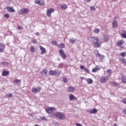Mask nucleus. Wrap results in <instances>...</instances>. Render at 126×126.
Returning <instances> with one entry per match:
<instances>
[{
  "instance_id": "nucleus-1",
  "label": "nucleus",
  "mask_w": 126,
  "mask_h": 126,
  "mask_svg": "<svg viewBox=\"0 0 126 126\" xmlns=\"http://www.w3.org/2000/svg\"><path fill=\"white\" fill-rule=\"evenodd\" d=\"M54 116L60 120H64L65 119V115L61 112H56L54 113Z\"/></svg>"
},
{
  "instance_id": "nucleus-2",
  "label": "nucleus",
  "mask_w": 126,
  "mask_h": 126,
  "mask_svg": "<svg viewBox=\"0 0 126 126\" xmlns=\"http://www.w3.org/2000/svg\"><path fill=\"white\" fill-rule=\"evenodd\" d=\"M18 13L20 15H22V14H27V13H29V9L27 8H23L19 11Z\"/></svg>"
},
{
  "instance_id": "nucleus-3",
  "label": "nucleus",
  "mask_w": 126,
  "mask_h": 126,
  "mask_svg": "<svg viewBox=\"0 0 126 126\" xmlns=\"http://www.w3.org/2000/svg\"><path fill=\"white\" fill-rule=\"evenodd\" d=\"M55 11V9L50 8L47 9L46 11V15L48 17H51L52 16V13Z\"/></svg>"
},
{
  "instance_id": "nucleus-4",
  "label": "nucleus",
  "mask_w": 126,
  "mask_h": 126,
  "mask_svg": "<svg viewBox=\"0 0 126 126\" xmlns=\"http://www.w3.org/2000/svg\"><path fill=\"white\" fill-rule=\"evenodd\" d=\"M95 54L96 55V57H98L99 58L100 60H103L104 58H105V56L104 55H101L99 53V51L97 50H95Z\"/></svg>"
},
{
  "instance_id": "nucleus-5",
  "label": "nucleus",
  "mask_w": 126,
  "mask_h": 126,
  "mask_svg": "<svg viewBox=\"0 0 126 126\" xmlns=\"http://www.w3.org/2000/svg\"><path fill=\"white\" fill-rule=\"evenodd\" d=\"M59 54L63 59H66V55L62 49L59 50Z\"/></svg>"
},
{
  "instance_id": "nucleus-6",
  "label": "nucleus",
  "mask_w": 126,
  "mask_h": 126,
  "mask_svg": "<svg viewBox=\"0 0 126 126\" xmlns=\"http://www.w3.org/2000/svg\"><path fill=\"white\" fill-rule=\"evenodd\" d=\"M54 110H56L54 107H49L46 109V112L47 114H50L53 113V111H54Z\"/></svg>"
},
{
  "instance_id": "nucleus-7",
  "label": "nucleus",
  "mask_w": 126,
  "mask_h": 126,
  "mask_svg": "<svg viewBox=\"0 0 126 126\" xmlns=\"http://www.w3.org/2000/svg\"><path fill=\"white\" fill-rule=\"evenodd\" d=\"M108 79H109V76L103 77L100 78V81L101 83H105L106 81H108Z\"/></svg>"
},
{
  "instance_id": "nucleus-8",
  "label": "nucleus",
  "mask_w": 126,
  "mask_h": 126,
  "mask_svg": "<svg viewBox=\"0 0 126 126\" xmlns=\"http://www.w3.org/2000/svg\"><path fill=\"white\" fill-rule=\"evenodd\" d=\"M34 3L36 4H39V5H44V0H35Z\"/></svg>"
},
{
  "instance_id": "nucleus-9",
  "label": "nucleus",
  "mask_w": 126,
  "mask_h": 126,
  "mask_svg": "<svg viewBox=\"0 0 126 126\" xmlns=\"http://www.w3.org/2000/svg\"><path fill=\"white\" fill-rule=\"evenodd\" d=\"M5 48V45L4 44L0 43V53H2V52H4Z\"/></svg>"
},
{
  "instance_id": "nucleus-10",
  "label": "nucleus",
  "mask_w": 126,
  "mask_h": 126,
  "mask_svg": "<svg viewBox=\"0 0 126 126\" xmlns=\"http://www.w3.org/2000/svg\"><path fill=\"white\" fill-rule=\"evenodd\" d=\"M87 112L90 113V114H96L97 112H98V110L96 108H94L93 109L87 110Z\"/></svg>"
},
{
  "instance_id": "nucleus-11",
  "label": "nucleus",
  "mask_w": 126,
  "mask_h": 126,
  "mask_svg": "<svg viewBox=\"0 0 126 126\" xmlns=\"http://www.w3.org/2000/svg\"><path fill=\"white\" fill-rule=\"evenodd\" d=\"M40 91H41V89L40 88H32V93H36L37 92H40Z\"/></svg>"
},
{
  "instance_id": "nucleus-12",
  "label": "nucleus",
  "mask_w": 126,
  "mask_h": 126,
  "mask_svg": "<svg viewBox=\"0 0 126 126\" xmlns=\"http://www.w3.org/2000/svg\"><path fill=\"white\" fill-rule=\"evenodd\" d=\"M39 49L41 51V54L44 55V54H45V53L46 52V49L44 47H43L42 46H39Z\"/></svg>"
},
{
  "instance_id": "nucleus-13",
  "label": "nucleus",
  "mask_w": 126,
  "mask_h": 126,
  "mask_svg": "<svg viewBox=\"0 0 126 126\" xmlns=\"http://www.w3.org/2000/svg\"><path fill=\"white\" fill-rule=\"evenodd\" d=\"M6 9L9 12H15V10L11 7H7Z\"/></svg>"
},
{
  "instance_id": "nucleus-14",
  "label": "nucleus",
  "mask_w": 126,
  "mask_h": 126,
  "mask_svg": "<svg viewBox=\"0 0 126 126\" xmlns=\"http://www.w3.org/2000/svg\"><path fill=\"white\" fill-rule=\"evenodd\" d=\"M9 75V71H3L2 73V76H7Z\"/></svg>"
},
{
  "instance_id": "nucleus-15",
  "label": "nucleus",
  "mask_w": 126,
  "mask_h": 126,
  "mask_svg": "<svg viewBox=\"0 0 126 126\" xmlns=\"http://www.w3.org/2000/svg\"><path fill=\"white\" fill-rule=\"evenodd\" d=\"M48 73V70L47 69H44L41 72V74L42 76H46Z\"/></svg>"
},
{
  "instance_id": "nucleus-16",
  "label": "nucleus",
  "mask_w": 126,
  "mask_h": 126,
  "mask_svg": "<svg viewBox=\"0 0 126 126\" xmlns=\"http://www.w3.org/2000/svg\"><path fill=\"white\" fill-rule=\"evenodd\" d=\"M49 75H52V76H56V71H54L53 70H51L49 72Z\"/></svg>"
},
{
  "instance_id": "nucleus-17",
  "label": "nucleus",
  "mask_w": 126,
  "mask_h": 126,
  "mask_svg": "<svg viewBox=\"0 0 126 126\" xmlns=\"http://www.w3.org/2000/svg\"><path fill=\"white\" fill-rule=\"evenodd\" d=\"M103 41L105 42H109V36L108 35H104L103 36Z\"/></svg>"
},
{
  "instance_id": "nucleus-18",
  "label": "nucleus",
  "mask_w": 126,
  "mask_h": 126,
  "mask_svg": "<svg viewBox=\"0 0 126 126\" xmlns=\"http://www.w3.org/2000/svg\"><path fill=\"white\" fill-rule=\"evenodd\" d=\"M94 46L95 48H99L100 47V43L98 41H94Z\"/></svg>"
},
{
  "instance_id": "nucleus-19",
  "label": "nucleus",
  "mask_w": 126,
  "mask_h": 126,
  "mask_svg": "<svg viewBox=\"0 0 126 126\" xmlns=\"http://www.w3.org/2000/svg\"><path fill=\"white\" fill-rule=\"evenodd\" d=\"M125 44V42L123 40H120L117 42V45L120 47Z\"/></svg>"
},
{
  "instance_id": "nucleus-20",
  "label": "nucleus",
  "mask_w": 126,
  "mask_h": 126,
  "mask_svg": "<svg viewBox=\"0 0 126 126\" xmlns=\"http://www.w3.org/2000/svg\"><path fill=\"white\" fill-rule=\"evenodd\" d=\"M75 99H76V97H75L74 95L70 94L69 96V99L70 101H73V100H75Z\"/></svg>"
},
{
  "instance_id": "nucleus-21",
  "label": "nucleus",
  "mask_w": 126,
  "mask_h": 126,
  "mask_svg": "<svg viewBox=\"0 0 126 126\" xmlns=\"http://www.w3.org/2000/svg\"><path fill=\"white\" fill-rule=\"evenodd\" d=\"M61 8L62 9H66V8H67V5L65 4H63L62 5H61Z\"/></svg>"
},
{
  "instance_id": "nucleus-22",
  "label": "nucleus",
  "mask_w": 126,
  "mask_h": 126,
  "mask_svg": "<svg viewBox=\"0 0 126 126\" xmlns=\"http://www.w3.org/2000/svg\"><path fill=\"white\" fill-rule=\"evenodd\" d=\"M74 89H75L73 87H69L68 88V90L69 92H73V91H74Z\"/></svg>"
},
{
  "instance_id": "nucleus-23",
  "label": "nucleus",
  "mask_w": 126,
  "mask_h": 126,
  "mask_svg": "<svg viewBox=\"0 0 126 126\" xmlns=\"http://www.w3.org/2000/svg\"><path fill=\"white\" fill-rule=\"evenodd\" d=\"M112 25H113V28H115L116 27H117L118 26V24H117V23L116 22V20H114L112 23Z\"/></svg>"
},
{
  "instance_id": "nucleus-24",
  "label": "nucleus",
  "mask_w": 126,
  "mask_h": 126,
  "mask_svg": "<svg viewBox=\"0 0 126 126\" xmlns=\"http://www.w3.org/2000/svg\"><path fill=\"white\" fill-rule=\"evenodd\" d=\"M87 82L88 84H91L92 83H93V80L91 78H88L87 80Z\"/></svg>"
},
{
  "instance_id": "nucleus-25",
  "label": "nucleus",
  "mask_w": 126,
  "mask_h": 126,
  "mask_svg": "<svg viewBox=\"0 0 126 126\" xmlns=\"http://www.w3.org/2000/svg\"><path fill=\"white\" fill-rule=\"evenodd\" d=\"M61 74H62V71L55 70V75H61Z\"/></svg>"
},
{
  "instance_id": "nucleus-26",
  "label": "nucleus",
  "mask_w": 126,
  "mask_h": 126,
  "mask_svg": "<svg viewBox=\"0 0 126 126\" xmlns=\"http://www.w3.org/2000/svg\"><path fill=\"white\" fill-rule=\"evenodd\" d=\"M122 82L124 83V84H126V76H122Z\"/></svg>"
},
{
  "instance_id": "nucleus-27",
  "label": "nucleus",
  "mask_w": 126,
  "mask_h": 126,
  "mask_svg": "<svg viewBox=\"0 0 126 126\" xmlns=\"http://www.w3.org/2000/svg\"><path fill=\"white\" fill-rule=\"evenodd\" d=\"M1 64L4 65L5 66H8L9 63L8 62H1Z\"/></svg>"
},
{
  "instance_id": "nucleus-28",
  "label": "nucleus",
  "mask_w": 126,
  "mask_h": 126,
  "mask_svg": "<svg viewBox=\"0 0 126 126\" xmlns=\"http://www.w3.org/2000/svg\"><path fill=\"white\" fill-rule=\"evenodd\" d=\"M93 41L94 43V42H98V37H93L92 38Z\"/></svg>"
},
{
  "instance_id": "nucleus-29",
  "label": "nucleus",
  "mask_w": 126,
  "mask_h": 126,
  "mask_svg": "<svg viewBox=\"0 0 126 126\" xmlns=\"http://www.w3.org/2000/svg\"><path fill=\"white\" fill-rule=\"evenodd\" d=\"M120 61L121 62V63H124V64L126 65V60H125V59L124 58L121 59Z\"/></svg>"
},
{
  "instance_id": "nucleus-30",
  "label": "nucleus",
  "mask_w": 126,
  "mask_h": 126,
  "mask_svg": "<svg viewBox=\"0 0 126 126\" xmlns=\"http://www.w3.org/2000/svg\"><path fill=\"white\" fill-rule=\"evenodd\" d=\"M31 53H35V48L33 46L31 47Z\"/></svg>"
},
{
  "instance_id": "nucleus-31",
  "label": "nucleus",
  "mask_w": 126,
  "mask_h": 126,
  "mask_svg": "<svg viewBox=\"0 0 126 126\" xmlns=\"http://www.w3.org/2000/svg\"><path fill=\"white\" fill-rule=\"evenodd\" d=\"M121 37H122V38H124L125 39H126V33L125 32H123L121 34Z\"/></svg>"
},
{
  "instance_id": "nucleus-32",
  "label": "nucleus",
  "mask_w": 126,
  "mask_h": 126,
  "mask_svg": "<svg viewBox=\"0 0 126 126\" xmlns=\"http://www.w3.org/2000/svg\"><path fill=\"white\" fill-rule=\"evenodd\" d=\"M94 32L95 33H99V32H100V30H99V29H95L94 30Z\"/></svg>"
},
{
  "instance_id": "nucleus-33",
  "label": "nucleus",
  "mask_w": 126,
  "mask_h": 126,
  "mask_svg": "<svg viewBox=\"0 0 126 126\" xmlns=\"http://www.w3.org/2000/svg\"><path fill=\"white\" fill-rule=\"evenodd\" d=\"M120 56L121 57H123V58H124V57H126V53L125 52H122L120 54Z\"/></svg>"
},
{
  "instance_id": "nucleus-34",
  "label": "nucleus",
  "mask_w": 126,
  "mask_h": 126,
  "mask_svg": "<svg viewBox=\"0 0 126 126\" xmlns=\"http://www.w3.org/2000/svg\"><path fill=\"white\" fill-rule=\"evenodd\" d=\"M20 81H21V80L16 79L14 81V83H17H17L20 82Z\"/></svg>"
},
{
  "instance_id": "nucleus-35",
  "label": "nucleus",
  "mask_w": 126,
  "mask_h": 126,
  "mask_svg": "<svg viewBox=\"0 0 126 126\" xmlns=\"http://www.w3.org/2000/svg\"><path fill=\"white\" fill-rule=\"evenodd\" d=\"M70 42L71 44H74V43L75 42V40H74V39H70Z\"/></svg>"
},
{
  "instance_id": "nucleus-36",
  "label": "nucleus",
  "mask_w": 126,
  "mask_h": 126,
  "mask_svg": "<svg viewBox=\"0 0 126 126\" xmlns=\"http://www.w3.org/2000/svg\"><path fill=\"white\" fill-rule=\"evenodd\" d=\"M65 45L64 44H61L59 45V48H64Z\"/></svg>"
},
{
  "instance_id": "nucleus-37",
  "label": "nucleus",
  "mask_w": 126,
  "mask_h": 126,
  "mask_svg": "<svg viewBox=\"0 0 126 126\" xmlns=\"http://www.w3.org/2000/svg\"><path fill=\"white\" fill-rule=\"evenodd\" d=\"M32 44H37V41L35 39H32Z\"/></svg>"
},
{
  "instance_id": "nucleus-38",
  "label": "nucleus",
  "mask_w": 126,
  "mask_h": 126,
  "mask_svg": "<svg viewBox=\"0 0 126 126\" xmlns=\"http://www.w3.org/2000/svg\"><path fill=\"white\" fill-rule=\"evenodd\" d=\"M84 70L85 71H86V72H87V73H89L90 72V71H89V70H88L87 68H84Z\"/></svg>"
},
{
  "instance_id": "nucleus-39",
  "label": "nucleus",
  "mask_w": 126,
  "mask_h": 126,
  "mask_svg": "<svg viewBox=\"0 0 126 126\" xmlns=\"http://www.w3.org/2000/svg\"><path fill=\"white\" fill-rule=\"evenodd\" d=\"M107 73H109V74H111L112 73V70L111 69H108L107 70Z\"/></svg>"
},
{
  "instance_id": "nucleus-40",
  "label": "nucleus",
  "mask_w": 126,
  "mask_h": 126,
  "mask_svg": "<svg viewBox=\"0 0 126 126\" xmlns=\"http://www.w3.org/2000/svg\"><path fill=\"white\" fill-rule=\"evenodd\" d=\"M97 69L96 68H93L92 69V72H96V71H97Z\"/></svg>"
},
{
  "instance_id": "nucleus-41",
  "label": "nucleus",
  "mask_w": 126,
  "mask_h": 126,
  "mask_svg": "<svg viewBox=\"0 0 126 126\" xmlns=\"http://www.w3.org/2000/svg\"><path fill=\"white\" fill-rule=\"evenodd\" d=\"M4 17H5V18H9V15L8 14H5L4 15Z\"/></svg>"
},
{
  "instance_id": "nucleus-42",
  "label": "nucleus",
  "mask_w": 126,
  "mask_h": 126,
  "mask_svg": "<svg viewBox=\"0 0 126 126\" xmlns=\"http://www.w3.org/2000/svg\"><path fill=\"white\" fill-rule=\"evenodd\" d=\"M52 44H53V45H57V41L56 40L52 41Z\"/></svg>"
},
{
  "instance_id": "nucleus-43",
  "label": "nucleus",
  "mask_w": 126,
  "mask_h": 126,
  "mask_svg": "<svg viewBox=\"0 0 126 126\" xmlns=\"http://www.w3.org/2000/svg\"><path fill=\"white\" fill-rule=\"evenodd\" d=\"M8 97L9 98H12V94H8Z\"/></svg>"
},
{
  "instance_id": "nucleus-44",
  "label": "nucleus",
  "mask_w": 126,
  "mask_h": 126,
  "mask_svg": "<svg viewBox=\"0 0 126 126\" xmlns=\"http://www.w3.org/2000/svg\"><path fill=\"white\" fill-rule=\"evenodd\" d=\"M90 9H91V10H95V8L93 6H91Z\"/></svg>"
},
{
  "instance_id": "nucleus-45",
  "label": "nucleus",
  "mask_w": 126,
  "mask_h": 126,
  "mask_svg": "<svg viewBox=\"0 0 126 126\" xmlns=\"http://www.w3.org/2000/svg\"><path fill=\"white\" fill-rule=\"evenodd\" d=\"M63 81H64V82H67V79H66V78H64L63 79Z\"/></svg>"
},
{
  "instance_id": "nucleus-46",
  "label": "nucleus",
  "mask_w": 126,
  "mask_h": 126,
  "mask_svg": "<svg viewBox=\"0 0 126 126\" xmlns=\"http://www.w3.org/2000/svg\"><path fill=\"white\" fill-rule=\"evenodd\" d=\"M75 125L77 126H83L79 123H75Z\"/></svg>"
},
{
  "instance_id": "nucleus-47",
  "label": "nucleus",
  "mask_w": 126,
  "mask_h": 126,
  "mask_svg": "<svg viewBox=\"0 0 126 126\" xmlns=\"http://www.w3.org/2000/svg\"><path fill=\"white\" fill-rule=\"evenodd\" d=\"M81 69H84V68H85V67H84V65H81L80 66Z\"/></svg>"
},
{
  "instance_id": "nucleus-48",
  "label": "nucleus",
  "mask_w": 126,
  "mask_h": 126,
  "mask_svg": "<svg viewBox=\"0 0 126 126\" xmlns=\"http://www.w3.org/2000/svg\"><path fill=\"white\" fill-rule=\"evenodd\" d=\"M113 85H114L115 86H118V85H119V84L116 83V82H114L113 83Z\"/></svg>"
},
{
  "instance_id": "nucleus-49",
  "label": "nucleus",
  "mask_w": 126,
  "mask_h": 126,
  "mask_svg": "<svg viewBox=\"0 0 126 126\" xmlns=\"http://www.w3.org/2000/svg\"><path fill=\"white\" fill-rule=\"evenodd\" d=\"M123 103H124L126 105V99H123Z\"/></svg>"
},
{
  "instance_id": "nucleus-50",
  "label": "nucleus",
  "mask_w": 126,
  "mask_h": 126,
  "mask_svg": "<svg viewBox=\"0 0 126 126\" xmlns=\"http://www.w3.org/2000/svg\"><path fill=\"white\" fill-rule=\"evenodd\" d=\"M123 113H124V114H125V115H126V109H124L123 111Z\"/></svg>"
},
{
  "instance_id": "nucleus-51",
  "label": "nucleus",
  "mask_w": 126,
  "mask_h": 126,
  "mask_svg": "<svg viewBox=\"0 0 126 126\" xmlns=\"http://www.w3.org/2000/svg\"><path fill=\"white\" fill-rule=\"evenodd\" d=\"M18 29H19V30H21V27H20V26L18 27Z\"/></svg>"
},
{
  "instance_id": "nucleus-52",
  "label": "nucleus",
  "mask_w": 126,
  "mask_h": 126,
  "mask_svg": "<svg viewBox=\"0 0 126 126\" xmlns=\"http://www.w3.org/2000/svg\"><path fill=\"white\" fill-rule=\"evenodd\" d=\"M87 0V2H89L91 1V0Z\"/></svg>"
},
{
  "instance_id": "nucleus-53",
  "label": "nucleus",
  "mask_w": 126,
  "mask_h": 126,
  "mask_svg": "<svg viewBox=\"0 0 126 126\" xmlns=\"http://www.w3.org/2000/svg\"><path fill=\"white\" fill-rule=\"evenodd\" d=\"M41 120H42V121H44V120H45V118L42 117V118H41Z\"/></svg>"
},
{
  "instance_id": "nucleus-54",
  "label": "nucleus",
  "mask_w": 126,
  "mask_h": 126,
  "mask_svg": "<svg viewBox=\"0 0 126 126\" xmlns=\"http://www.w3.org/2000/svg\"><path fill=\"white\" fill-rule=\"evenodd\" d=\"M39 34H40L39 32H36V35L37 36H38V35H39Z\"/></svg>"
},
{
  "instance_id": "nucleus-55",
  "label": "nucleus",
  "mask_w": 126,
  "mask_h": 126,
  "mask_svg": "<svg viewBox=\"0 0 126 126\" xmlns=\"http://www.w3.org/2000/svg\"><path fill=\"white\" fill-rule=\"evenodd\" d=\"M29 115L31 116V117H32L33 116V114H30Z\"/></svg>"
},
{
  "instance_id": "nucleus-56",
  "label": "nucleus",
  "mask_w": 126,
  "mask_h": 126,
  "mask_svg": "<svg viewBox=\"0 0 126 126\" xmlns=\"http://www.w3.org/2000/svg\"><path fill=\"white\" fill-rule=\"evenodd\" d=\"M113 126H117V124H114Z\"/></svg>"
},
{
  "instance_id": "nucleus-57",
  "label": "nucleus",
  "mask_w": 126,
  "mask_h": 126,
  "mask_svg": "<svg viewBox=\"0 0 126 126\" xmlns=\"http://www.w3.org/2000/svg\"><path fill=\"white\" fill-rule=\"evenodd\" d=\"M34 126H39V125L36 124V125H35Z\"/></svg>"
},
{
  "instance_id": "nucleus-58",
  "label": "nucleus",
  "mask_w": 126,
  "mask_h": 126,
  "mask_svg": "<svg viewBox=\"0 0 126 126\" xmlns=\"http://www.w3.org/2000/svg\"><path fill=\"white\" fill-rule=\"evenodd\" d=\"M81 78V79H82L83 78L82 77V78Z\"/></svg>"
}]
</instances>
